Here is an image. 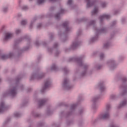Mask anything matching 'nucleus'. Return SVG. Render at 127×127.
Masks as SVG:
<instances>
[{
	"label": "nucleus",
	"instance_id": "13",
	"mask_svg": "<svg viewBox=\"0 0 127 127\" xmlns=\"http://www.w3.org/2000/svg\"><path fill=\"white\" fill-rule=\"evenodd\" d=\"M26 23V21L25 20H23L21 22V24L22 25H25V24Z\"/></svg>",
	"mask_w": 127,
	"mask_h": 127
},
{
	"label": "nucleus",
	"instance_id": "29",
	"mask_svg": "<svg viewBox=\"0 0 127 127\" xmlns=\"http://www.w3.org/2000/svg\"><path fill=\"white\" fill-rule=\"evenodd\" d=\"M102 89H103L102 88H101V91H102Z\"/></svg>",
	"mask_w": 127,
	"mask_h": 127
},
{
	"label": "nucleus",
	"instance_id": "16",
	"mask_svg": "<svg viewBox=\"0 0 127 127\" xmlns=\"http://www.w3.org/2000/svg\"><path fill=\"white\" fill-rule=\"evenodd\" d=\"M72 0H68L67 1V4H71V3H72Z\"/></svg>",
	"mask_w": 127,
	"mask_h": 127
},
{
	"label": "nucleus",
	"instance_id": "8",
	"mask_svg": "<svg viewBox=\"0 0 127 127\" xmlns=\"http://www.w3.org/2000/svg\"><path fill=\"white\" fill-rule=\"evenodd\" d=\"M97 12H98V8H95L92 11V14H96Z\"/></svg>",
	"mask_w": 127,
	"mask_h": 127
},
{
	"label": "nucleus",
	"instance_id": "11",
	"mask_svg": "<svg viewBox=\"0 0 127 127\" xmlns=\"http://www.w3.org/2000/svg\"><path fill=\"white\" fill-rule=\"evenodd\" d=\"M45 101L44 100H41L39 103V106H42L44 104Z\"/></svg>",
	"mask_w": 127,
	"mask_h": 127
},
{
	"label": "nucleus",
	"instance_id": "19",
	"mask_svg": "<svg viewBox=\"0 0 127 127\" xmlns=\"http://www.w3.org/2000/svg\"><path fill=\"white\" fill-rule=\"evenodd\" d=\"M86 0V1H87L88 2V3H87V6H89V4H90V0Z\"/></svg>",
	"mask_w": 127,
	"mask_h": 127
},
{
	"label": "nucleus",
	"instance_id": "18",
	"mask_svg": "<svg viewBox=\"0 0 127 127\" xmlns=\"http://www.w3.org/2000/svg\"><path fill=\"white\" fill-rule=\"evenodd\" d=\"M19 32H20V30L17 29V30H16V33L17 34H18V33H19Z\"/></svg>",
	"mask_w": 127,
	"mask_h": 127
},
{
	"label": "nucleus",
	"instance_id": "7",
	"mask_svg": "<svg viewBox=\"0 0 127 127\" xmlns=\"http://www.w3.org/2000/svg\"><path fill=\"white\" fill-rule=\"evenodd\" d=\"M11 94L12 96H14L16 94V90H15V89H14L11 91Z\"/></svg>",
	"mask_w": 127,
	"mask_h": 127
},
{
	"label": "nucleus",
	"instance_id": "31",
	"mask_svg": "<svg viewBox=\"0 0 127 127\" xmlns=\"http://www.w3.org/2000/svg\"><path fill=\"white\" fill-rule=\"evenodd\" d=\"M104 5H106V4H104Z\"/></svg>",
	"mask_w": 127,
	"mask_h": 127
},
{
	"label": "nucleus",
	"instance_id": "15",
	"mask_svg": "<svg viewBox=\"0 0 127 127\" xmlns=\"http://www.w3.org/2000/svg\"><path fill=\"white\" fill-rule=\"evenodd\" d=\"M52 70H56V65H53L52 67Z\"/></svg>",
	"mask_w": 127,
	"mask_h": 127
},
{
	"label": "nucleus",
	"instance_id": "22",
	"mask_svg": "<svg viewBox=\"0 0 127 127\" xmlns=\"http://www.w3.org/2000/svg\"><path fill=\"white\" fill-rule=\"evenodd\" d=\"M104 57V54H101L100 55V58L102 59V58H103Z\"/></svg>",
	"mask_w": 127,
	"mask_h": 127
},
{
	"label": "nucleus",
	"instance_id": "26",
	"mask_svg": "<svg viewBox=\"0 0 127 127\" xmlns=\"http://www.w3.org/2000/svg\"><path fill=\"white\" fill-rule=\"evenodd\" d=\"M51 0V1H56V0Z\"/></svg>",
	"mask_w": 127,
	"mask_h": 127
},
{
	"label": "nucleus",
	"instance_id": "5",
	"mask_svg": "<svg viewBox=\"0 0 127 127\" xmlns=\"http://www.w3.org/2000/svg\"><path fill=\"white\" fill-rule=\"evenodd\" d=\"M5 110V107H4V103L3 102L1 103L0 105V113H2L3 111Z\"/></svg>",
	"mask_w": 127,
	"mask_h": 127
},
{
	"label": "nucleus",
	"instance_id": "20",
	"mask_svg": "<svg viewBox=\"0 0 127 127\" xmlns=\"http://www.w3.org/2000/svg\"><path fill=\"white\" fill-rule=\"evenodd\" d=\"M23 9H27V6H24V7H23Z\"/></svg>",
	"mask_w": 127,
	"mask_h": 127
},
{
	"label": "nucleus",
	"instance_id": "6",
	"mask_svg": "<svg viewBox=\"0 0 127 127\" xmlns=\"http://www.w3.org/2000/svg\"><path fill=\"white\" fill-rule=\"evenodd\" d=\"M49 86H50V81H49V80H47L45 82V83L44 86V89L45 90V89H47V88H49Z\"/></svg>",
	"mask_w": 127,
	"mask_h": 127
},
{
	"label": "nucleus",
	"instance_id": "9",
	"mask_svg": "<svg viewBox=\"0 0 127 127\" xmlns=\"http://www.w3.org/2000/svg\"><path fill=\"white\" fill-rule=\"evenodd\" d=\"M126 105H127V101L126 100L121 103V107H124V106H126Z\"/></svg>",
	"mask_w": 127,
	"mask_h": 127
},
{
	"label": "nucleus",
	"instance_id": "2",
	"mask_svg": "<svg viewBox=\"0 0 127 127\" xmlns=\"http://www.w3.org/2000/svg\"><path fill=\"white\" fill-rule=\"evenodd\" d=\"M109 117H110V114H109V113H106L104 114H102L100 115V119L102 120H105L106 119H108Z\"/></svg>",
	"mask_w": 127,
	"mask_h": 127
},
{
	"label": "nucleus",
	"instance_id": "25",
	"mask_svg": "<svg viewBox=\"0 0 127 127\" xmlns=\"http://www.w3.org/2000/svg\"><path fill=\"white\" fill-rule=\"evenodd\" d=\"M64 11V9H62L61 13H63Z\"/></svg>",
	"mask_w": 127,
	"mask_h": 127
},
{
	"label": "nucleus",
	"instance_id": "23",
	"mask_svg": "<svg viewBox=\"0 0 127 127\" xmlns=\"http://www.w3.org/2000/svg\"><path fill=\"white\" fill-rule=\"evenodd\" d=\"M108 46H109V44H107L104 45V47H107Z\"/></svg>",
	"mask_w": 127,
	"mask_h": 127
},
{
	"label": "nucleus",
	"instance_id": "28",
	"mask_svg": "<svg viewBox=\"0 0 127 127\" xmlns=\"http://www.w3.org/2000/svg\"><path fill=\"white\" fill-rule=\"evenodd\" d=\"M111 127H115V126H112Z\"/></svg>",
	"mask_w": 127,
	"mask_h": 127
},
{
	"label": "nucleus",
	"instance_id": "3",
	"mask_svg": "<svg viewBox=\"0 0 127 127\" xmlns=\"http://www.w3.org/2000/svg\"><path fill=\"white\" fill-rule=\"evenodd\" d=\"M12 56V54H10L8 56L3 55L1 56V59L2 60H5V59H7V58H10Z\"/></svg>",
	"mask_w": 127,
	"mask_h": 127
},
{
	"label": "nucleus",
	"instance_id": "24",
	"mask_svg": "<svg viewBox=\"0 0 127 127\" xmlns=\"http://www.w3.org/2000/svg\"><path fill=\"white\" fill-rule=\"evenodd\" d=\"M3 10L4 12H5V11H6V10H7V8H4Z\"/></svg>",
	"mask_w": 127,
	"mask_h": 127
},
{
	"label": "nucleus",
	"instance_id": "14",
	"mask_svg": "<svg viewBox=\"0 0 127 127\" xmlns=\"http://www.w3.org/2000/svg\"><path fill=\"white\" fill-rule=\"evenodd\" d=\"M68 83V79H64V86H65Z\"/></svg>",
	"mask_w": 127,
	"mask_h": 127
},
{
	"label": "nucleus",
	"instance_id": "21",
	"mask_svg": "<svg viewBox=\"0 0 127 127\" xmlns=\"http://www.w3.org/2000/svg\"><path fill=\"white\" fill-rule=\"evenodd\" d=\"M60 15V14H58L56 15V17L57 18H58L59 17Z\"/></svg>",
	"mask_w": 127,
	"mask_h": 127
},
{
	"label": "nucleus",
	"instance_id": "17",
	"mask_svg": "<svg viewBox=\"0 0 127 127\" xmlns=\"http://www.w3.org/2000/svg\"><path fill=\"white\" fill-rule=\"evenodd\" d=\"M78 44L77 43H73L72 45L73 47H76V46H77Z\"/></svg>",
	"mask_w": 127,
	"mask_h": 127
},
{
	"label": "nucleus",
	"instance_id": "1",
	"mask_svg": "<svg viewBox=\"0 0 127 127\" xmlns=\"http://www.w3.org/2000/svg\"><path fill=\"white\" fill-rule=\"evenodd\" d=\"M11 37H12V34L10 33H6L3 40L4 41H7V40L10 39Z\"/></svg>",
	"mask_w": 127,
	"mask_h": 127
},
{
	"label": "nucleus",
	"instance_id": "10",
	"mask_svg": "<svg viewBox=\"0 0 127 127\" xmlns=\"http://www.w3.org/2000/svg\"><path fill=\"white\" fill-rule=\"evenodd\" d=\"M45 0H38L37 2L38 4H41V3H43Z\"/></svg>",
	"mask_w": 127,
	"mask_h": 127
},
{
	"label": "nucleus",
	"instance_id": "27",
	"mask_svg": "<svg viewBox=\"0 0 127 127\" xmlns=\"http://www.w3.org/2000/svg\"><path fill=\"white\" fill-rule=\"evenodd\" d=\"M16 117H18V114H17V115H16Z\"/></svg>",
	"mask_w": 127,
	"mask_h": 127
},
{
	"label": "nucleus",
	"instance_id": "12",
	"mask_svg": "<svg viewBox=\"0 0 127 127\" xmlns=\"http://www.w3.org/2000/svg\"><path fill=\"white\" fill-rule=\"evenodd\" d=\"M64 27H68V22H65L63 24Z\"/></svg>",
	"mask_w": 127,
	"mask_h": 127
},
{
	"label": "nucleus",
	"instance_id": "30",
	"mask_svg": "<svg viewBox=\"0 0 127 127\" xmlns=\"http://www.w3.org/2000/svg\"><path fill=\"white\" fill-rule=\"evenodd\" d=\"M103 6V7H105V6Z\"/></svg>",
	"mask_w": 127,
	"mask_h": 127
},
{
	"label": "nucleus",
	"instance_id": "4",
	"mask_svg": "<svg viewBox=\"0 0 127 127\" xmlns=\"http://www.w3.org/2000/svg\"><path fill=\"white\" fill-rule=\"evenodd\" d=\"M111 16L110 15L108 14H104L100 17V20H103L104 18H106V19H108V18H110Z\"/></svg>",
	"mask_w": 127,
	"mask_h": 127
}]
</instances>
